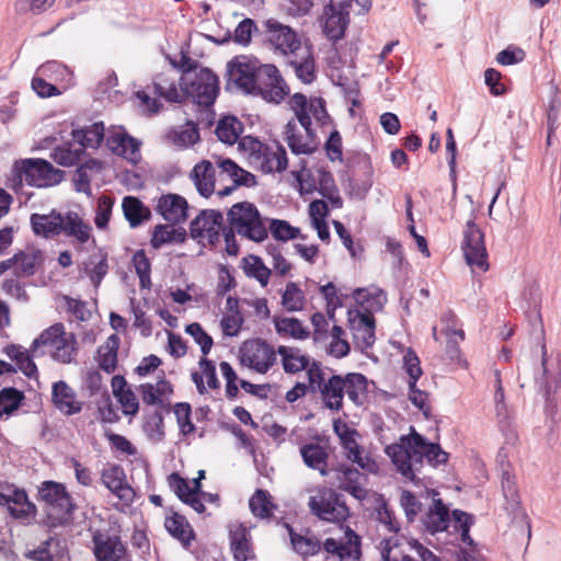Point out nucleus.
I'll return each instance as SVG.
<instances>
[{
	"instance_id": "nucleus-1",
	"label": "nucleus",
	"mask_w": 561,
	"mask_h": 561,
	"mask_svg": "<svg viewBox=\"0 0 561 561\" xmlns=\"http://www.w3.org/2000/svg\"><path fill=\"white\" fill-rule=\"evenodd\" d=\"M385 451L402 478L415 484L426 478V463L436 467L448 460V454L439 445L426 442L415 432L402 436L399 443L387 446Z\"/></svg>"
},
{
	"instance_id": "nucleus-2",
	"label": "nucleus",
	"mask_w": 561,
	"mask_h": 561,
	"mask_svg": "<svg viewBox=\"0 0 561 561\" xmlns=\"http://www.w3.org/2000/svg\"><path fill=\"white\" fill-rule=\"evenodd\" d=\"M289 105L295 113V118L286 124L284 139L293 153L311 154L319 145L316 131L311 127V119L322 125L327 123L329 115L325 102L322 98L308 100L306 95L296 93L290 98Z\"/></svg>"
},
{
	"instance_id": "nucleus-3",
	"label": "nucleus",
	"mask_w": 561,
	"mask_h": 561,
	"mask_svg": "<svg viewBox=\"0 0 561 561\" xmlns=\"http://www.w3.org/2000/svg\"><path fill=\"white\" fill-rule=\"evenodd\" d=\"M310 391L320 394L325 409L339 412L343 409V399L347 398L357 407L362 405L367 394V379L364 375L351 373L345 376L325 371L317 362L308 369Z\"/></svg>"
},
{
	"instance_id": "nucleus-4",
	"label": "nucleus",
	"mask_w": 561,
	"mask_h": 561,
	"mask_svg": "<svg viewBox=\"0 0 561 561\" xmlns=\"http://www.w3.org/2000/svg\"><path fill=\"white\" fill-rule=\"evenodd\" d=\"M264 26L267 42L286 57L297 78L304 83H311L316 79L311 45L308 42H301L295 30L275 19L266 20Z\"/></svg>"
},
{
	"instance_id": "nucleus-5",
	"label": "nucleus",
	"mask_w": 561,
	"mask_h": 561,
	"mask_svg": "<svg viewBox=\"0 0 561 561\" xmlns=\"http://www.w3.org/2000/svg\"><path fill=\"white\" fill-rule=\"evenodd\" d=\"M31 351L33 356L48 353L54 360L70 364L76 359L78 343L76 335L67 332L62 323H55L33 341Z\"/></svg>"
},
{
	"instance_id": "nucleus-6",
	"label": "nucleus",
	"mask_w": 561,
	"mask_h": 561,
	"mask_svg": "<svg viewBox=\"0 0 561 561\" xmlns=\"http://www.w3.org/2000/svg\"><path fill=\"white\" fill-rule=\"evenodd\" d=\"M238 145L249 163L264 173L283 172L287 168L286 150L278 142L267 145L255 137L244 136Z\"/></svg>"
},
{
	"instance_id": "nucleus-7",
	"label": "nucleus",
	"mask_w": 561,
	"mask_h": 561,
	"mask_svg": "<svg viewBox=\"0 0 561 561\" xmlns=\"http://www.w3.org/2000/svg\"><path fill=\"white\" fill-rule=\"evenodd\" d=\"M38 501L47 515L59 524L72 519L77 505L65 484L56 481H44L38 488Z\"/></svg>"
},
{
	"instance_id": "nucleus-8",
	"label": "nucleus",
	"mask_w": 561,
	"mask_h": 561,
	"mask_svg": "<svg viewBox=\"0 0 561 561\" xmlns=\"http://www.w3.org/2000/svg\"><path fill=\"white\" fill-rule=\"evenodd\" d=\"M14 181L35 187H48L61 182L64 172L43 159H25L14 163Z\"/></svg>"
},
{
	"instance_id": "nucleus-9",
	"label": "nucleus",
	"mask_w": 561,
	"mask_h": 561,
	"mask_svg": "<svg viewBox=\"0 0 561 561\" xmlns=\"http://www.w3.org/2000/svg\"><path fill=\"white\" fill-rule=\"evenodd\" d=\"M175 71L169 70L168 72L159 73L148 87V91L136 92V98L140 102V106L150 114L159 112L161 104L158 99L152 98L150 93L164 99L168 102H182L183 101V85L179 90L176 87Z\"/></svg>"
},
{
	"instance_id": "nucleus-10",
	"label": "nucleus",
	"mask_w": 561,
	"mask_h": 561,
	"mask_svg": "<svg viewBox=\"0 0 561 561\" xmlns=\"http://www.w3.org/2000/svg\"><path fill=\"white\" fill-rule=\"evenodd\" d=\"M231 228L239 234L261 242L267 237V229L257 208L248 202L234 204L228 211Z\"/></svg>"
},
{
	"instance_id": "nucleus-11",
	"label": "nucleus",
	"mask_w": 561,
	"mask_h": 561,
	"mask_svg": "<svg viewBox=\"0 0 561 561\" xmlns=\"http://www.w3.org/2000/svg\"><path fill=\"white\" fill-rule=\"evenodd\" d=\"M308 507L314 516L330 523L344 522L350 515L343 496L325 486L317 488L316 495L309 497Z\"/></svg>"
},
{
	"instance_id": "nucleus-12",
	"label": "nucleus",
	"mask_w": 561,
	"mask_h": 561,
	"mask_svg": "<svg viewBox=\"0 0 561 561\" xmlns=\"http://www.w3.org/2000/svg\"><path fill=\"white\" fill-rule=\"evenodd\" d=\"M182 81L183 98L188 96L203 106H210L215 102L219 91V81L209 69L203 68L193 73H187L182 77Z\"/></svg>"
},
{
	"instance_id": "nucleus-13",
	"label": "nucleus",
	"mask_w": 561,
	"mask_h": 561,
	"mask_svg": "<svg viewBox=\"0 0 561 561\" xmlns=\"http://www.w3.org/2000/svg\"><path fill=\"white\" fill-rule=\"evenodd\" d=\"M240 363L259 374L267 373L276 363L274 347L261 339L242 343L239 350Z\"/></svg>"
},
{
	"instance_id": "nucleus-14",
	"label": "nucleus",
	"mask_w": 561,
	"mask_h": 561,
	"mask_svg": "<svg viewBox=\"0 0 561 561\" xmlns=\"http://www.w3.org/2000/svg\"><path fill=\"white\" fill-rule=\"evenodd\" d=\"M462 251L467 264L473 272L484 273L489 270L484 234L472 220H469L466 225Z\"/></svg>"
},
{
	"instance_id": "nucleus-15",
	"label": "nucleus",
	"mask_w": 561,
	"mask_h": 561,
	"mask_svg": "<svg viewBox=\"0 0 561 561\" xmlns=\"http://www.w3.org/2000/svg\"><path fill=\"white\" fill-rule=\"evenodd\" d=\"M254 93L267 102L280 103L288 95L289 88L274 65H260Z\"/></svg>"
},
{
	"instance_id": "nucleus-16",
	"label": "nucleus",
	"mask_w": 561,
	"mask_h": 561,
	"mask_svg": "<svg viewBox=\"0 0 561 561\" xmlns=\"http://www.w3.org/2000/svg\"><path fill=\"white\" fill-rule=\"evenodd\" d=\"M222 214L214 209L202 210L190 225V234L198 242L207 241L210 245L219 242L224 230Z\"/></svg>"
},
{
	"instance_id": "nucleus-17",
	"label": "nucleus",
	"mask_w": 561,
	"mask_h": 561,
	"mask_svg": "<svg viewBox=\"0 0 561 561\" xmlns=\"http://www.w3.org/2000/svg\"><path fill=\"white\" fill-rule=\"evenodd\" d=\"M259 67L247 57H237L228 64L229 82L245 93H254Z\"/></svg>"
},
{
	"instance_id": "nucleus-18",
	"label": "nucleus",
	"mask_w": 561,
	"mask_h": 561,
	"mask_svg": "<svg viewBox=\"0 0 561 561\" xmlns=\"http://www.w3.org/2000/svg\"><path fill=\"white\" fill-rule=\"evenodd\" d=\"M156 211L165 221L178 225L187 219L188 204L183 196L168 193L157 199Z\"/></svg>"
},
{
	"instance_id": "nucleus-19",
	"label": "nucleus",
	"mask_w": 561,
	"mask_h": 561,
	"mask_svg": "<svg viewBox=\"0 0 561 561\" xmlns=\"http://www.w3.org/2000/svg\"><path fill=\"white\" fill-rule=\"evenodd\" d=\"M101 480L102 483L124 504L129 505L133 503L135 492L126 482V476L122 467L113 465L103 469Z\"/></svg>"
},
{
	"instance_id": "nucleus-20",
	"label": "nucleus",
	"mask_w": 561,
	"mask_h": 561,
	"mask_svg": "<svg viewBox=\"0 0 561 561\" xmlns=\"http://www.w3.org/2000/svg\"><path fill=\"white\" fill-rule=\"evenodd\" d=\"M350 325L358 347L366 350L374 345L375 319L373 314L362 313V311L350 313Z\"/></svg>"
},
{
	"instance_id": "nucleus-21",
	"label": "nucleus",
	"mask_w": 561,
	"mask_h": 561,
	"mask_svg": "<svg viewBox=\"0 0 561 561\" xmlns=\"http://www.w3.org/2000/svg\"><path fill=\"white\" fill-rule=\"evenodd\" d=\"M229 542L234 560L248 561L254 559L251 536L243 524L232 523L229 525Z\"/></svg>"
},
{
	"instance_id": "nucleus-22",
	"label": "nucleus",
	"mask_w": 561,
	"mask_h": 561,
	"mask_svg": "<svg viewBox=\"0 0 561 561\" xmlns=\"http://www.w3.org/2000/svg\"><path fill=\"white\" fill-rule=\"evenodd\" d=\"M93 553L98 561H121L125 547L121 539L108 534L98 533L93 536Z\"/></svg>"
},
{
	"instance_id": "nucleus-23",
	"label": "nucleus",
	"mask_w": 561,
	"mask_h": 561,
	"mask_svg": "<svg viewBox=\"0 0 561 561\" xmlns=\"http://www.w3.org/2000/svg\"><path fill=\"white\" fill-rule=\"evenodd\" d=\"M347 5L344 2L341 4V9L336 10L333 0H331V3L325 7L323 31L330 39L337 41L343 37L348 24V12L345 11Z\"/></svg>"
},
{
	"instance_id": "nucleus-24",
	"label": "nucleus",
	"mask_w": 561,
	"mask_h": 561,
	"mask_svg": "<svg viewBox=\"0 0 561 561\" xmlns=\"http://www.w3.org/2000/svg\"><path fill=\"white\" fill-rule=\"evenodd\" d=\"M51 400L56 409L65 415H73L82 410V403L77 400L75 390L62 380L53 385Z\"/></svg>"
},
{
	"instance_id": "nucleus-25",
	"label": "nucleus",
	"mask_w": 561,
	"mask_h": 561,
	"mask_svg": "<svg viewBox=\"0 0 561 561\" xmlns=\"http://www.w3.org/2000/svg\"><path fill=\"white\" fill-rule=\"evenodd\" d=\"M215 167L208 160L196 163L190 172V179L194 183L199 195L209 197L215 191Z\"/></svg>"
},
{
	"instance_id": "nucleus-26",
	"label": "nucleus",
	"mask_w": 561,
	"mask_h": 561,
	"mask_svg": "<svg viewBox=\"0 0 561 561\" xmlns=\"http://www.w3.org/2000/svg\"><path fill=\"white\" fill-rule=\"evenodd\" d=\"M366 477L355 468H343L337 472L339 488L350 493L357 500H364L367 496V490L364 484Z\"/></svg>"
},
{
	"instance_id": "nucleus-27",
	"label": "nucleus",
	"mask_w": 561,
	"mask_h": 561,
	"mask_svg": "<svg viewBox=\"0 0 561 561\" xmlns=\"http://www.w3.org/2000/svg\"><path fill=\"white\" fill-rule=\"evenodd\" d=\"M31 225L36 236L48 239L58 236L62 231L64 217L56 211L47 215L33 214Z\"/></svg>"
},
{
	"instance_id": "nucleus-28",
	"label": "nucleus",
	"mask_w": 561,
	"mask_h": 561,
	"mask_svg": "<svg viewBox=\"0 0 561 561\" xmlns=\"http://www.w3.org/2000/svg\"><path fill=\"white\" fill-rule=\"evenodd\" d=\"M72 140L77 142L83 151L85 149H96L105 139V128L103 122H95L71 131Z\"/></svg>"
},
{
	"instance_id": "nucleus-29",
	"label": "nucleus",
	"mask_w": 561,
	"mask_h": 561,
	"mask_svg": "<svg viewBox=\"0 0 561 561\" xmlns=\"http://www.w3.org/2000/svg\"><path fill=\"white\" fill-rule=\"evenodd\" d=\"M423 523L425 528L432 534L448 529L451 523L449 510L440 499L433 501V505L426 513Z\"/></svg>"
},
{
	"instance_id": "nucleus-30",
	"label": "nucleus",
	"mask_w": 561,
	"mask_h": 561,
	"mask_svg": "<svg viewBox=\"0 0 561 561\" xmlns=\"http://www.w3.org/2000/svg\"><path fill=\"white\" fill-rule=\"evenodd\" d=\"M299 453L308 468L318 470L322 477L328 474L327 462L329 456L321 445L317 443L304 444L300 446Z\"/></svg>"
},
{
	"instance_id": "nucleus-31",
	"label": "nucleus",
	"mask_w": 561,
	"mask_h": 561,
	"mask_svg": "<svg viewBox=\"0 0 561 561\" xmlns=\"http://www.w3.org/2000/svg\"><path fill=\"white\" fill-rule=\"evenodd\" d=\"M354 299L363 308L362 313H370L382 309L387 301V296L383 290L373 288H357L354 290Z\"/></svg>"
},
{
	"instance_id": "nucleus-32",
	"label": "nucleus",
	"mask_w": 561,
	"mask_h": 561,
	"mask_svg": "<svg viewBox=\"0 0 561 561\" xmlns=\"http://www.w3.org/2000/svg\"><path fill=\"white\" fill-rule=\"evenodd\" d=\"M24 557L32 561H60L64 548L58 539L49 537L34 549L26 550Z\"/></svg>"
},
{
	"instance_id": "nucleus-33",
	"label": "nucleus",
	"mask_w": 561,
	"mask_h": 561,
	"mask_svg": "<svg viewBox=\"0 0 561 561\" xmlns=\"http://www.w3.org/2000/svg\"><path fill=\"white\" fill-rule=\"evenodd\" d=\"M278 354L282 356L283 368L287 374H296L311 367L309 356L301 353L297 347L279 346Z\"/></svg>"
},
{
	"instance_id": "nucleus-34",
	"label": "nucleus",
	"mask_w": 561,
	"mask_h": 561,
	"mask_svg": "<svg viewBox=\"0 0 561 561\" xmlns=\"http://www.w3.org/2000/svg\"><path fill=\"white\" fill-rule=\"evenodd\" d=\"M119 343V337L115 334H112L98 348L99 366L107 374L114 373L117 367V351Z\"/></svg>"
},
{
	"instance_id": "nucleus-35",
	"label": "nucleus",
	"mask_w": 561,
	"mask_h": 561,
	"mask_svg": "<svg viewBox=\"0 0 561 561\" xmlns=\"http://www.w3.org/2000/svg\"><path fill=\"white\" fill-rule=\"evenodd\" d=\"M198 364H199L201 373L193 371L191 375L192 380L197 388V391L201 394H204L207 392V388L204 383V378L207 381L208 388L218 389L220 383L217 378L216 367H215L214 363L211 360L207 359L206 357H203V358H201Z\"/></svg>"
},
{
	"instance_id": "nucleus-36",
	"label": "nucleus",
	"mask_w": 561,
	"mask_h": 561,
	"mask_svg": "<svg viewBox=\"0 0 561 561\" xmlns=\"http://www.w3.org/2000/svg\"><path fill=\"white\" fill-rule=\"evenodd\" d=\"M186 231L183 228H176L171 225H158L151 237V245L159 249L164 244L182 243L185 241Z\"/></svg>"
},
{
	"instance_id": "nucleus-37",
	"label": "nucleus",
	"mask_w": 561,
	"mask_h": 561,
	"mask_svg": "<svg viewBox=\"0 0 561 561\" xmlns=\"http://www.w3.org/2000/svg\"><path fill=\"white\" fill-rule=\"evenodd\" d=\"M91 230V226L85 224L77 213L69 211L66 217H64L62 231L67 236L75 238L76 242L80 244H84L89 241Z\"/></svg>"
},
{
	"instance_id": "nucleus-38",
	"label": "nucleus",
	"mask_w": 561,
	"mask_h": 561,
	"mask_svg": "<svg viewBox=\"0 0 561 561\" xmlns=\"http://www.w3.org/2000/svg\"><path fill=\"white\" fill-rule=\"evenodd\" d=\"M171 485L174 489L179 499L183 503L188 504L194 511H196L199 514L205 512V506L202 502V499H199L196 491L192 490V488L183 478H181L176 473L172 474Z\"/></svg>"
},
{
	"instance_id": "nucleus-39",
	"label": "nucleus",
	"mask_w": 561,
	"mask_h": 561,
	"mask_svg": "<svg viewBox=\"0 0 561 561\" xmlns=\"http://www.w3.org/2000/svg\"><path fill=\"white\" fill-rule=\"evenodd\" d=\"M122 208L130 227H137L150 218V210L144 203L134 196L123 198Z\"/></svg>"
},
{
	"instance_id": "nucleus-40",
	"label": "nucleus",
	"mask_w": 561,
	"mask_h": 561,
	"mask_svg": "<svg viewBox=\"0 0 561 561\" xmlns=\"http://www.w3.org/2000/svg\"><path fill=\"white\" fill-rule=\"evenodd\" d=\"M164 527L168 533L181 541L184 547L190 546L191 541L194 539L193 529L182 515L174 513L168 516L164 520Z\"/></svg>"
},
{
	"instance_id": "nucleus-41",
	"label": "nucleus",
	"mask_w": 561,
	"mask_h": 561,
	"mask_svg": "<svg viewBox=\"0 0 561 561\" xmlns=\"http://www.w3.org/2000/svg\"><path fill=\"white\" fill-rule=\"evenodd\" d=\"M502 490L505 499V511L508 515L516 518L518 516L526 517L525 513L520 511V500L517 489L515 486V482L511 478L507 471H504L502 474Z\"/></svg>"
},
{
	"instance_id": "nucleus-42",
	"label": "nucleus",
	"mask_w": 561,
	"mask_h": 561,
	"mask_svg": "<svg viewBox=\"0 0 561 561\" xmlns=\"http://www.w3.org/2000/svg\"><path fill=\"white\" fill-rule=\"evenodd\" d=\"M83 156V149L75 140L56 147L50 153L51 159L62 167L76 165Z\"/></svg>"
},
{
	"instance_id": "nucleus-43",
	"label": "nucleus",
	"mask_w": 561,
	"mask_h": 561,
	"mask_svg": "<svg viewBox=\"0 0 561 561\" xmlns=\"http://www.w3.org/2000/svg\"><path fill=\"white\" fill-rule=\"evenodd\" d=\"M276 332L283 337L306 340L310 332L297 318L275 317L273 319Z\"/></svg>"
},
{
	"instance_id": "nucleus-44",
	"label": "nucleus",
	"mask_w": 561,
	"mask_h": 561,
	"mask_svg": "<svg viewBox=\"0 0 561 561\" xmlns=\"http://www.w3.org/2000/svg\"><path fill=\"white\" fill-rule=\"evenodd\" d=\"M102 169L101 161L96 159H89L83 164L79 165L75 172L73 185L77 192L84 193L88 196L92 194L91 190V175L90 172H100Z\"/></svg>"
},
{
	"instance_id": "nucleus-45",
	"label": "nucleus",
	"mask_w": 561,
	"mask_h": 561,
	"mask_svg": "<svg viewBox=\"0 0 561 561\" xmlns=\"http://www.w3.org/2000/svg\"><path fill=\"white\" fill-rule=\"evenodd\" d=\"M3 353L12 360L15 362L18 368L27 377H33L37 374V367L32 359L28 351L21 345L11 344L3 348Z\"/></svg>"
},
{
	"instance_id": "nucleus-46",
	"label": "nucleus",
	"mask_w": 561,
	"mask_h": 561,
	"mask_svg": "<svg viewBox=\"0 0 561 561\" xmlns=\"http://www.w3.org/2000/svg\"><path fill=\"white\" fill-rule=\"evenodd\" d=\"M3 353L12 360L15 362L18 368L27 377H33L37 374V367L32 359L28 351L21 345L11 344L3 348Z\"/></svg>"
},
{
	"instance_id": "nucleus-47",
	"label": "nucleus",
	"mask_w": 561,
	"mask_h": 561,
	"mask_svg": "<svg viewBox=\"0 0 561 561\" xmlns=\"http://www.w3.org/2000/svg\"><path fill=\"white\" fill-rule=\"evenodd\" d=\"M243 271L248 277L256 279L262 287L267 286L272 274L263 260L256 255H249L243 259Z\"/></svg>"
},
{
	"instance_id": "nucleus-48",
	"label": "nucleus",
	"mask_w": 561,
	"mask_h": 561,
	"mask_svg": "<svg viewBox=\"0 0 561 561\" xmlns=\"http://www.w3.org/2000/svg\"><path fill=\"white\" fill-rule=\"evenodd\" d=\"M218 167L221 173L227 174L233 181L234 186H252L256 183L255 176L252 173L243 170L230 159L220 160Z\"/></svg>"
},
{
	"instance_id": "nucleus-49",
	"label": "nucleus",
	"mask_w": 561,
	"mask_h": 561,
	"mask_svg": "<svg viewBox=\"0 0 561 561\" xmlns=\"http://www.w3.org/2000/svg\"><path fill=\"white\" fill-rule=\"evenodd\" d=\"M242 129L240 121L233 116H226L218 122L216 135L220 141L233 145L239 139Z\"/></svg>"
},
{
	"instance_id": "nucleus-50",
	"label": "nucleus",
	"mask_w": 561,
	"mask_h": 561,
	"mask_svg": "<svg viewBox=\"0 0 561 561\" xmlns=\"http://www.w3.org/2000/svg\"><path fill=\"white\" fill-rule=\"evenodd\" d=\"M107 271V259L103 254L91 255L83 267V273L90 278L95 288L100 286Z\"/></svg>"
},
{
	"instance_id": "nucleus-51",
	"label": "nucleus",
	"mask_w": 561,
	"mask_h": 561,
	"mask_svg": "<svg viewBox=\"0 0 561 561\" xmlns=\"http://www.w3.org/2000/svg\"><path fill=\"white\" fill-rule=\"evenodd\" d=\"M293 549L302 557L314 556L321 550L320 541L313 537L301 536L287 525Z\"/></svg>"
},
{
	"instance_id": "nucleus-52",
	"label": "nucleus",
	"mask_w": 561,
	"mask_h": 561,
	"mask_svg": "<svg viewBox=\"0 0 561 561\" xmlns=\"http://www.w3.org/2000/svg\"><path fill=\"white\" fill-rule=\"evenodd\" d=\"M14 268L18 275L30 276L35 273V267L42 260L41 251L19 252L13 255Z\"/></svg>"
},
{
	"instance_id": "nucleus-53",
	"label": "nucleus",
	"mask_w": 561,
	"mask_h": 561,
	"mask_svg": "<svg viewBox=\"0 0 561 561\" xmlns=\"http://www.w3.org/2000/svg\"><path fill=\"white\" fill-rule=\"evenodd\" d=\"M170 137L175 146L187 148L199 140V133L196 124L187 122L185 125L172 130Z\"/></svg>"
},
{
	"instance_id": "nucleus-54",
	"label": "nucleus",
	"mask_w": 561,
	"mask_h": 561,
	"mask_svg": "<svg viewBox=\"0 0 561 561\" xmlns=\"http://www.w3.org/2000/svg\"><path fill=\"white\" fill-rule=\"evenodd\" d=\"M305 302L306 298L304 291L298 287L296 283H288L282 295L283 307L289 312H295L302 310Z\"/></svg>"
},
{
	"instance_id": "nucleus-55",
	"label": "nucleus",
	"mask_w": 561,
	"mask_h": 561,
	"mask_svg": "<svg viewBox=\"0 0 561 561\" xmlns=\"http://www.w3.org/2000/svg\"><path fill=\"white\" fill-rule=\"evenodd\" d=\"M23 501H13L8 504V510L11 516L23 524H30L35 519L36 506L27 501L26 495H22Z\"/></svg>"
},
{
	"instance_id": "nucleus-56",
	"label": "nucleus",
	"mask_w": 561,
	"mask_h": 561,
	"mask_svg": "<svg viewBox=\"0 0 561 561\" xmlns=\"http://www.w3.org/2000/svg\"><path fill=\"white\" fill-rule=\"evenodd\" d=\"M37 75L45 77L53 81H65L71 80V71L69 68L56 60L47 61L38 67Z\"/></svg>"
},
{
	"instance_id": "nucleus-57",
	"label": "nucleus",
	"mask_w": 561,
	"mask_h": 561,
	"mask_svg": "<svg viewBox=\"0 0 561 561\" xmlns=\"http://www.w3.org/2000/svg\"><path fill=\"white\" fill-rule=\"evenodd\" d=\"M24 396L15 388H4L0 391V417L9 416L19 409Z\"/></svg>"
},
{
	"instance_id": "nucleus-58",
	"label": "nucleus",
	"mask_w": 561,
	"mask_h": 561,
	"mask_svg": "<svg viewBox=\"0 0 561 561\" xmlns=\"http://www.w3.org/2000/svg\"><path fill=\"white\" fill-rule=\"evenodd\" d=\"M133 265L135 267V272L139 277V284L141 288H150L151 286V263L147 257L144 250H138L133 255Z\"/></svg>"
},
{
	"instance_id": "nucleus-59",
	"label": "nucleus",
	"mask_w": 561,
	"mask_h": 561,
	"mask_svg": "<svg viewBox=\"0 0 561 561\" xmlns=\"http://www.w3.org/2000/svg\"><path fill=\"white\" fill-rule=\"evenodd\" d=\"M185 332L193 337L196 344L199 345L204 357L209 354L214 341L213 337L204 331L199 323L193 322L186 325Z\"/></svg>"
},
{
	"instance_id": "nucleus-60",
	"label": "nucleus",
	"mask_w": 561,
	"mask_h": 561,
	"mask_svg": "<svg viewBox=\"0 0 561 561\" xmlns=\"http://www.w3.org/2000/svg\"><path fill=\"white\" fill-rule=\"evenodd\" d=\"M270 231L278 241L294 240L299 233L298 228L293 227L288 221L282 219L271 220Z\"/></svg>"
},
{
	"instance_id": "nucleus-61",
	"label": "nucleus",
	"mask_w": 561,
	"mask_h": 561,
	"mask_svg": "<svg viewBox=\"0 0 561 561\" xmlns=\"http://www.w3.org/2000/svg\"><path fill=\"white\" fill-rule=\"evenodd\" d=\"M113 205L114 201L110 196L102 195L99 197L94 218V224L99 229L106 228L111 218Z\"/></svg>"
},
{
	"instance_id": "nucleus-62",
	"label": "nucleus",
	"mask_w": 561,
	"mask_h": 561,
	"mask_svg": "<svg viewBox=\"0 0 561 561\" xmlns=\"http://www.w3.org/2000/svg\"><path fill=\"white\" fill-rule=\"evenodd\" d=\"M174 414L183 435H188L195 431V426L191 421V405L185 402L174 405Z\"/></svg>"
},
{
	"instance_id": "nucleus-63",
	"label": "nucleus",
	"mask_w": 561,
	"mask_h": 561,
	"mask_svg": "<svg viewBox=\"0 0 561 561\" xmlns=\"http://www.w3.org/2000/svg\"><path fill=\"white\" fill-rule=\"evenodd\" d=\"M249 505L253 515L257 517H267L270 515L268 493L263 490H256L249 501Z\"/></svg>"
},
{
	"instance_id": "nucleus-64",
	"label": "nucleus",
	"mask_w": 561,
	"mask_h": 561,
	"mask_svg": "<svg viewBox=\"0 0 561 561\" xmlns=\"http://www.w3.org/2000/svg\"><path fill=\"white\" fill-rule=\"evenodd\" d=\"M243 324V317L240 311L228 312L220 320V328L226 336H236Z\"/></svg>"
}]
</instances>
